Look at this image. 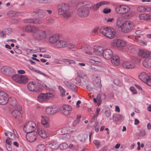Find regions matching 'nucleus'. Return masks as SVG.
Returning a JSON list of instances; mask_svg holds the SVG:
<instances>
[{
	"mask_svg": "<svg viewBox=\"0 0 151 151\" xmlns=\"http://www.w3.org/2000/svg\"><path fill=\"white\" fill-rule=\"evenodd\" d=\"M70 6L65 3H61L57 6L58 10V14L59 15H63L65 18H68L71 16V13L69 10Z\"/></svg>",
	"mask_w": 151,
	"mask_h": 151,
	"instance_id": "obj_1",
	"label": "nucleus"
},
{
	"mask_svg": "<svg viewBox=\"0 0 151 151\" xmlns=\"http://www.w3.org/2000/svg\"><path fill=\"white\" fill-rule=\"evenodd\" d=\"M99 32L104 36L110 39L113 38L116 34L114 29L106 26L101 27L99 29Z\"/></svg>",
	"mask_w": 151,
	"mask_h": 151,
	"instance_id": "obj_2",
	"label": "nucleus"
},
{
	"mask_svg": "<svg viewBox=\"0 0 151 151\" xmlns=\"http://www.w3.org/2000/svg\"><path fill=\"white\" fill-rule=\"evenodd\" d=\"M36 127V123L34 122L30 121L27 122L23 127V129L26 133H27L33 132Z\"/></svg>",
	"mask_w": 151,
	"mask_h": 151,
	"instance_id": "obj_3",
	"label": "nucleus"
},
{
	"mask_svg": "<svg viewBox=\"0 0 151 151\" xmlns=\"http://www.w3.org/2000/svg\"><path fill=\"white\" fill-rule=\"evenodd\" d=\"M12 78L16 82L21 84H26L28 80V79L27 76L19 74L13 75Z\"/></svg>",
	"mask_w": 151,
	"mask_h": 151,
	"instance_id": "obj_4",
	"label": "nucleus"
},
{
	"mask_svg": "<svg viewBox=\"0 0 151 151\" xmlns=\"http://www.w3.org/2000/svg\"><path fill=\"white\" fill-rule=\"evenodd\" d=\"M134 27L133 22L130 21H125L121 27L122 31L125 33H129L132 31Z\"/></svg>",
	"mask_w": 151,
	"mask_h": 151,
	"instance_id": "obj_5",
	"label": "nucleus"
},
{
	"mask_svg": "<svg viewBox=\"0 0 151 151\" xmlns=\"http://www.w3.org/2000/svg\"><path fill=\"white\" fill-rule=\"evenodd\" d=\"M78 16L81 17H87L90 13L89 9L85 6H81L78 8L77 11Z\"/></svg>",
	"mask_w": 151,
	"mask_h": 151,
	"instance_id": "obj_6",
	"label": "nucleus"
},
{
	"mask_svg": "<svg viewBox=\"0 0 151 151\" xmlns=\"http://www.w3.org/2000/svg\"><path fill=\"white\" fill-rule=\"evenodd\" d=\"M111 45L114 47H117L119 49H122L126 45L125 41L121 39H115L111 42Z\"/></svg>",
	"mask_w": 151,
	"mask_h": 151,
	"instance_id": "obj_7",
	"label": "nucleus"
},
{
	"mask_svg": "<svg viewBox=\"0 0 151 151\" xmlns=\"http://www.w3.org/2000/svg\"><path fill=\"white\" fill-rule=\"evenodd\" d=\"M130 10V8L129 6L124 5L117 6L115 8L116 12L119 14L127 13Z\"/></svg>",
	"mask_w": 151,
	"mask_h": 151,
	"instance_id": "obj_8",
	"label": "nucleus"
},
{
	"mask_svg": "<svg viewBox=\"0 0 151 151\" xmlns=\"http://www.w3.org/2000/svg\"><path fill=\"white\" fill-rule=\"evenodd\" d=\"M27 88L30 91L36 92L42 91L44 88L49 89L47 86H27Z\"/></svg>",
	"mask_w": 151,
	"mask_h": 151,
	"instance_id": "obj_9",
	"label": "nucleus"
},
{
	"mask_svg": "<svg viewBox=\"0 0 151 151\" xmlns=\"http://www.w3.org/2000/svg\"><path fill=\"white\" fill-rule=\"evenodd\" d=\"M139 77L142 81L147 85H150V80L151 79V76H148L145 73L143 72L139 75Z\"/></svg>",
	"mask_w": 151,
	"mask_h": 151,
	"instance_id": "obj_10",
	"label": "nucleus"
},
{
	"mask_svg": "<svg viewBox=\"0 0 151 151\" xmlns=\"http://www.w3.org/2000/svg\"><path fill=\"white\" fill-rule=\"evenodd\" d=\"M8 96L5 92L0 91V104L5 105L8 102Z\"/></svg>",
	"mask_w": 151,
	"mask_h": 151,
	"instance_id": "obj_11",
	"label": "nucleus"
},
{
	"mask_svg": "<svg viewBox=\"0 0 151 151\" xmlns=\"http://www.w3.org/2000/svg\"><path fill=\"white\" fill-rule=\"evenodd\" d=\"M37 29L35 33H34V36L36 39L41 40L42 38L46 37V34L45 31L40 29L37 27H36Z\"/></svg>",
	"mask_w": 151,
	"mask_h": 151,
	"instance_id": "obj_12",
	"label": "nucleus"
},
{
	"mask_svg": "<svg viewBox=\"0 0 151 151\" xmlns=\"http://www.w3.org/2000/svg\"><path fill=\"white\" fill-rule=\"evenodd\" d=\"M72 110V107L70 106L65 104L62 106L61 109V111L63 114L68 116Z\"/></svg>",
	"mask_w": 151,
	"mask_h": 151,
	"instance_id": "obj_13",
	"label": "nucleus"
},
{
	"mask_svg": "<svg viewBox=\"0 0 151 151\" xmlns=\"http://www.w3.org/2000/svg\"><path fill=\"white\" fill-rule=\"evenodd\" d=\"M22 109V107L20 105L17 106L15 109L12 113L13 116L16 118H19L21 117L22 114L20 112Z\"/></svg>",
	"mask_w": 151,
	"mask_h": 151,
	"instance_id": "obj_14",
	"label": "nucleus"
},
{
	"mask_svg": "<svg viewBox=\"0 0 151 151\" xmlns=\"http://www.w3.org/2000/svg\"><path fill=\"white\" fill-rule=\"evenodd\" d=\"M26 135L27 139L29 142H32L35 140L37 137V133L36 132L29 133Z\"/></svg>",
	"mask_w": 151,
	"mask_h": 151,
	"instance_id": "obj_15",
	"label": "nucleus"
},
{
	"mask_svg": "<svg viewBox=\"0 0 151 151\" xmlns=\"http://www.w3.org/2000/svg\"><path fill=\"white\" fill-rule=\"evenodd\" d=\"M41 123L44 127H49L50 120L49 118L46 116L43 115L41 116Z\"/></svg>",
	"mask_w": 151,
	"mask_h": 151,
	"instance_id": "obj_16",
	"label": "nucleus"
},
{
	"mask_svg": "<svg viewBox=\"0 0 151 151\" xmlns=\"http://www.w3.org/2000/svg\"><path fill=\"white\" fill-rule=\"evenodd\" d=\"M123 66L127 69H132L136 67L134 63L132 61H127L124 62L122 64Z\"/></svg>",
	"mask_w": 151,
	"mask_h": 151,
	"instance_id": "obj_17",
	"label": "nucleus"
},
{
	"mask_svg": "<svg viewBox=\"0 0 151 151\" xmlns=\"http://www.w3.org/2000/svg\"><path fill=\"white\" fill-rule=\"evenodd\" d=\"M58 111V109L55 107H48L45 109V113L46 114L50 115H53Z\"/></svg>",
	"mask_w": 151,
	"mask_h": 151,
	"instance_id": "obj_18",
	"label": "nucleus"
},
{
	"mask_svg": "<svg viewBox=\"0 0 151 151\" xmlns=\"http://www.w3.org/2000/svg\"><path fill=\"white\" fill-rule=\"evenodd\" d=\"M103 55L104 58L106 59H110L113 55V52L110 49H106L103 50Z\"/></svg>",
	"mask_w": 151,
	"mask_h": 151,
	"instance_id": "obj_19",
	"label": "nucleus"
},
{
	"mask_svg": "<svg viewBox=\"0 0 151 151\" xmlns=\"http://www.w3.org/2000/svg\"><path fill=\"white\" fill-rule=\"evenodd\" d=\"M2 73L6 75H9L13 73V69L9 66H5L3 67L1 69Z\"/></svg>",
	"mask_w": 151,
	"mask_h": 151,
	"instance_id": "obj_20",
	"label": "nucleus"
},
{
	"mask_svg": "<svg viewBox=\"0 0 151 151\" xmlns=\"http://www.w3.org/2000/svg\"><path fill=\"white\" fill-rule=\"evenodd\" d=\"M38 132L40 136L43 138H46L49 136L48 131L43 129H39Z\"/></svg>",
	"mask_w": 151,
	"mask_h": 151,
	"instance_id": "obj_21",
	"label": "nucleus"
},
{
	"mask_svg": "<svg viewBox=\"0 0 151 151\" xmlns=\"http://www.w3.org/2000/svg\"><path fill=\"white\" fill-rule=\"evenodd\" d=\"M36 27L35 26H27L23 28V31L28 32L35 33L36 31Z\"/></svg>",
	"mask_w": 151,
	"mask_h": 151,
	"instance_id": "obj_22",
	"label": "nucleus"
},
{
	"mask_svg": "<svg viewBox=\"0 0 151 151\" xmlns=\"http://www.w3.org/2000/svg\"><path fill=\"white\" fill-rule=\"evenodd\" d=\"M67 45V42L62 40H58L56 43L54 45V46L58 48L64 47Z\"/></svg>",
	"mask_w": 151,
	"mask_h": 151,
	"instance_id": "obj_23",
	"label": "nucleus"
},
{
	"mask_svg": "<svg viewBox=\"0 0 151 151\" xmlns=\"http://www.w3.org/2000/svg\"><path fill=\"white\" fill-rule=\"evenodd\" d=\"M93 51V52L95 54L100 55L103 54V50L102 47L98 46L95 47L94 46Z\"/></svg>",
	"mask_w": 151,
	"mask_h": 151,
	"instance_id": "obj_24",
	"label": "nucleus"
},
{
	"mask_svg": "<svg viewBox=\"0 0 151 151\" xmlns=\"http://www.w3.org/2000/svg\"><path fill=\"white\" fill-rule=\"evenodd\" d=\"M59 36L58 35H54L49 38V41L50 43L55 44L59 40Z\"/></svg>",
	"mask_w": 151,
	"mask_h": 151,
	"instance_id": "obj_25",
	"label": "nucleus"
},
{
	"mask_svg": "<svg viewBox=\"0 0 151 151\" xmlns=\"http://www.w3.org/2000/svg\"><path fill=\"white\" fill-rule=\"evenodd\" d=\"M111 60L112 63L114 65H118L120 63L119 58L117 55L113 56Z\"/></svg>",
	"mask_w": 151,
	"mask_h": 151,
	"instance_id": "obj_26",
	"label": "nucleus"
},
{
	"mask_svg": "<svg viewBox=\"0 0 151 151\" xmlns=\"http://www.w3.org/2000/svg\"><path fill=\"white\" fill-rule=\"evenodd\" d=\"M37 100L40 102H43L47 101L45 93H40L37 97Z\"/></svg>",
	"mask_w": 151,
	"mask_h": 151,
	"instance_id": "obj_27",
	"label": "nucleus"
},
{
	"mask_svg": "<svg viewBox=\"0 0 151 151\" xmlns=\"http://www.w3.org/2000/svg\"><path fill=\"white\" fill-rule=\"evenodd\" d=\"M148 51L143 49H140L138 55L142 58H144L148 57Z\"/></svg>",
	"mask_w": 151,
	"mask_h": 151,
	"instance_id": "obj_28",
	"label": "nucleus"
},
{
	"mask_svg": "<svg viewBox=\"0 0 151 151\" xmlns=\"http://www.w3.org/2000/svg\"><path fill=\"white\" fill-rule=\"evenodd\" d=\"M142 64L144 67L146 68L151 67V58L145 59L142 61Z\"/></svg>",
	"mask_w": 151,
	"mask_h": 151,
	"instance_id": "obj_29",
	"label": "nucleus"
},
{
	"mask_svg": "<svg viewBox=\"0 0 151 151\" xmlns=\"http://www.w3.org/2000/svg\"><path fill=\"white\" fill-rule=\"evenodd\" d=\"M33 12L35 13L36 14H38V17L41 18L44 17L45 15V11L42 9H37Z\"/></svg>",
	"mask_w": 151,
	"mask_h": 151,
	"instance_id": "obj_30",
	"label": "nucleus"
},
{
	"mask_svg": "<svg viewBox=\"0 0 151 151\" xmlns=\"http://www.w3.org/2000/svg\"><path fill=\"white\" fill-rule=\"evenodd\" d=\"M93 82L95 85H101L100 78L97 75H94Z\"/></svg>",
	"mask_w": 151,
	"mask_h": 151,
	"instance_id": "obj_31",
	"label": "nucleus"
},
{
	"mask_svg": "<svg viewBox=\"0 0 151 151\" xmlns=\"http://www.w3.org/2000/svg\"><path fill=\"white\" fill-rule=\"evenodd\" d=\"M78 139L80 142H84L87 138V136L84 134H80L78 136Z\"/></svg>",
	"mask_w": 151,
	"mask_h": 151,
	"instance_id": "obj_32",
	"label": "nucleus"
},
{
	"mask_svg": "<svg viewBox=\"0 0 151 151\" xmlns=\"http://www.w3.org/2000/svg\"><path fill=\"white\" fill-rule=\"evenodd\" d=\"M84 48L86 53L90 55L93 54V48L91 46L89 45H86L84 47Z\"/></svg>",
	"mask_w": 151,
	"mask_h": 151,
	"instance_id": "obj_33",
	"label": "nucleus"
},
{
	"mask_svg": "<svg viewBox=\"0 0 151 151\" xmlns=\"http://www.w3.org/2000/svg\"><path fill=\"white\" fill-rule=\"evenodd\" d=\"M83 6H85L88 9L91 8L92 7V4L90 1H84L82 2Z\"/></svg>",
	"mask_w": 151,
	"mask_h": 151,
	"instance_id": "obj_34",
	"label": "nucleus"
},
{
	"mask_svg": "<svg viewBox=\"0 0 151 151\" xmlns=\"http://www.w3.org/2000/svg\"><path fill=\"white\" fill-rule=\"evenodd\" d=\"M91 67L92 70L95 71H101L102 70V67L97 65L92 64L91 65Z\"/></svg>",
	"mask_w": 151,
	"mask_h": 151,
	"instance_id": "obj_35",
	"label": "nucleus"
},
{
	"mask_svg": "<svg viewBox=\"0 0 151 151\" xmlns=\"http://www.w3.org/2000/svg\"><path fill=\"white\" fill-rule=\"evenodd\" d=\"M10 104L12 106H16L17 104V101L16 99L14 97L11 98L9 100Z\"/></svg>",
	"mask_w": 151,
	"mask_h": 151,
	"instance_id": "obj_36",
	"label": "nucleus"
},
{
	"mask_svg": "<svg viewBox=\"0 0 151 151\" xmlns=\"http://www.w3.org/2000/svg\"><path fill=\"white\" fill-rule=\"evenodd\" d=\"M46 147L44 144H39L36 147V151H46Z\"/></svg>",
	"mask_w": 151,
	"mask_h": 151,
	"instance_id": "obj_37",
	"label": "nucleus"
},
{
	"mask_svg": "<svg viewBox=\"0 0 151 151\" xmlns=\"http://www.w3.org/2000/svg\"><path fill=\"white\" fill-rule=\"evenodd\" d=\"M124 23V19L123 18L119 17L117 19L116 21V24L120 27L121 28L123 24V23Z\"/></svg>",
	"mask_w": 151,
	"mask_h": 151,
	"instance_id": "obj_38",
	"label": "nucleus"
},
{
	"mask_svg": "<svg viewBox=\"0 0 151 151\" xmlns=\"http://www.w3.org/2000/svg\"><path fill=\"white\" fill-rule=\"evenodd\" d=\"M93 101L94 102L97 103L98 106H99L101 104L102 101L101 99L99 94L97 95L96 99H93Z\"/></svg>",
	"mask_w": 151,
	"mask_h": 151,
	"instance_id": "obj_39",
	"label": "nucleus"
},
{
	"mask_svg": "<svg viewBox=\"0 0 151 151\" xmlns=\"http://www.w3.org/2000/svg\"><path fill=\"white\" fill-rule=\"evenodd\" d=\"M78 74L79 77L87 80L88 78L87 76L85 73L83 71H79L77 72Z\"/></svg>",
	"mask_w": 151,
	"mask_h": 151,
	"instance_id": "obj_40",
	"label": "nucleus"
},
{
	"mask_svg": "<svg viewBox=\"0 0 151 151\" xmlns=\"http://www.w3.org/2000/svg\"><path fill=\"white\" fill-rule=\"evenodd\" d=\"M58 88L60 93V96L62 97L64 96L65 95L66 90L60 86H58Z\"/></svg>",
	"mask_w": 151,
	"mask_h": 151,
	"instance_id": "obj_41",
	"label": "nucleus"
},
{
	"mask_svg": "<svg viewBox=\"0 0 151 151\" xmlns=\"http://www.w3.org/2000/svg\"><path fill=\"white\" fill-rule=\"evenodd\" d=\"M50 147L53 149H56L59 147V145L56 142H54L50 144Z\"/></svg>",
	"mask_w": 151,
	"mask_h": 151,
	"instance_id": "obj_42",
	"label": "nucleus"
},
{
	"mask_svg": "<svg viewBox=\"0 0 151 151\" xmlns=\"http://www.w3.org/2000/svg\"><path fill=\"white\" fill-rule=\"evenodd\" d=\"M17 12L15 11L11 10L9 11L7 15L10 17H13L17 15Z\"/></svg>",
	"mask_w": 151,
	"mask_h": 151,
	"instance_id": "obj_43",
	"label": "nucleus"
},
{
	"mask_svg": "<svg viewBox=\"0 0 151 151\" xmlns=\"http://www.w3.org/2000/svg\"><path fill=\"white\" fill-rule=\"evenodd\" d=\"M148 14L145 13H143L140 14L139 16V19L141 20H145L147 21Z\"/></svg>",
	"mask_w": 151,
	"mask_h": 151,
	"instance_id": "obj_44",
	"label": "nucleus"
},
{
	"mask_svg": "<svg viewBox=\"0 0 151 151\" xmlns=\"http://www.w3.org/2000/svg\"><path fill=\"white\" fill-rule=\"evenodd\" d=\"M32 24H40L42 23V21L41 19L38 18H33Z\"/></svg>",
	"mask_w": 151,
	"mask_h": 151,
	"instance_id": "obj_45",
	"label": "nucleus"
},
{
	"mask_svg": "<svg viewBox=\"0 0 151 151\" xmlns=\"http://www.w3.org/2000/svg\"><path fill=\"white\" fill-rule=\"evenodd\" d=\"M45 93L47 101L48 100L50 99L54 98L55 96L54 94L50 92H48Z\"/></svg>",
	"mask_w": 151,
	"mask_h": 151,
	"instance_id": "obj_46",
	"label": "nucleus"
},
{
	"mask_svg": "<svg viewBox=\"0 0 151 151\" xmlns=\"http://www.w3.org/2000/svg\"><path fill=\"white\" fill-rule=\"evenodd\" d=\"M114 117L115 118V119H114V121L115 122L120 120H122L123 118V116L119 114H117Z\"/></svg>",
	"mask_w": 151,
	"mask_h": 151,
	"instance_id": "obj_47",
	"label": "nucleus"
},
{
	"mask_svg": "<svg viewBox=\"0 0 151 151\" xmlns=\"http://www.w3.org/2000/svg\"><path fill=\"white\" fill-rule=\"evenodd\" d=\"M71 135L70 134L68 133L65 134H62L61 136L63 139L66 140L69 139Z\"/></svg>",
	"mask_w": 151,
	"mask_h": 151,
	"instance_id": "obj_48",
	"label": "nucleus"
},
{
	"mask_svg": "<svg viewBox=\"0 0 151 151\" xmlns=\"http://www.w3.org/2000/svg\"><path fill=\"white\" fill-rule=\"evenodd\" d=\"M100 111V108L98 107L96 109V111L95 114L94 115L92 119H97L98 116L99 112Z\"/></svg>",
	"mask_w": 151,
	"mask_h": 151,
	"instance_id": "obj_49",
	"label": "nucleus"
},
{
	"mask_svg": "<svg viewBox=\"0 0 151 151\" xmlns=\"http://www.w3.org/2000/svg\"><path fill=\"white\" fill-rule=\"evenodd\" d=\"M68 147L67 144L66 143H63L60 145L59 147L61 149H65Z\"/></svg>",
	"mask_w": 151,
	"mask_h": 151,
	"instance_id": "obj_50",
	"label": "nucleus"
},
{
	"mask_svg": "<svg viewBox=\"0 0 151 151\" xmlns=\"http://www.w3.org/2000/svg\"><path fill=\"white\" fill-rule=\"evenodd\" d=\"M3 32L5 33L6 35H9L12 32V29L10 28L3 29Z\"/></svg>",
	"mask_w": 151,
	"mask_h": 151,
	"instance_id": "obj_51",
	"label": "nucleus"
},
{
	"mask_svg": "<svg viewBox=\"0 0 151 151\" xmlns=\"http://www.w3.org/2000/svg\"><path fill=\"white\" fill-rule=\"evenodd\" d=\"M145 6H139L137 8V10L139 12H144L145 11Z\"/></svg>",
	"mask_w": 151,
	"mask_h": 151,
	"instance_id": "obj_52",
	"label": "nucleus"
},
{
	"mask_svg": "<svg viewBox=\"0 0 151 151\" xmlns=\"http://www.w3.org/2000/svg\"><path fill=\"white\" fill-rule=\"evenodd\" d=\"M113 83L116 85H120L122 84L120 80L118 78L115 79L113 81Z\"/></svg>",
	"mask_w": 151,
	"mask_h": 151,
	"instance_id": "obj_53",
	"label": "nucleus"
},
{
	"mask_svg": "<svg viewBox=\"0 0 151 151\" xmlns=\"http://www.w3.org/2000/svg\"><path fill=\"white\" fill-rule=\"evenodd\" d=\"M100 6V5L99 3L94 4L93 6H92L93 10L95 11L99 9Z\"/></svg>",
	"mask_w": 151,
	"mask_h": 151,
	"instance_id": "obj_54",
	"label": "nucleus"
},
{
	"mask_svg": "<svg viewBox=\"0 0 151 151\" xmlns=\"http://www.w3.org/2000/svg\"><path fill=\"white\" fill-rule=\"evenodd\" d=\"M63 61L64 62H68L70 65L72 64H74L75 63V62L73 60L67 59H64Z\"/></svg>",
	"mask_w": 151,
	"mask_h": 151,
	"instance_id": "obj_55",
	"label": "nucleus"
},
{
	"mask_svg": "<svg viewBox=\"0 0 151 151\" xmlns=\"http://www.w3.org/2000/svg\"><path fill=\"white\" fill-rule=\"evenodd\" d=\"M104 113L105 116L107 118L110 117L111 114V111L110 109L105 111Z\"/></svg>",
	"mask_w": 151,
	"mask_h": 151,
	"instance_id": "obj_56",
	"label": "nucleus"
},
{
	"mask_svg": "<svg viewBox=\"0 0 151 151\" xmlns=\"http://www.w3.org/2000/svg\"><path fill=\"white\" fill-rule=\"evenodd\" d=\"M32 20L33 18L26 19H24L23 21L24 23H28L32 24L33 21Z\"/></svg>",
	"mask_w": 151,
	"mask_h": 151,
	"instance_id": "obj_57",
	"label": "nucleus"
},
{
	"mask_svg": "<svg viewBox=\"0 0 151 151\" xmlns=\"http://www.w3.org/2000/svg\"><path fill=\"white\" fill-rule=\"evenodd\" d=\"M99 128L100 126L99 123L96 122L95 123V130L96 132H98Z\"/></svg>",
	"mask_w": 151,
	"mask_h": 151,
	"instance_id": "obj_58",
	"label": "nucleus"
},
{
	"mask_svg": "<svg viewBox=\"0 0 151 151\" xmlns=\"http://www.w3.org/2000/svg\"><path fill=\"white\" fill-rule=\"evenodd\" d=\"M111 9L107 8H106L104 9L103 10V12L105 14H107L110 13L111 12Z\"/></svg>",
	"mask_w": 151,
	"mask_h": 151,
	"instance_id": "obj_59",
	"label": "nucleus"
},
{
	"mask_svg": "<svg viewBox=\"0 0 151 151\" xmlns=\"http://www.w3.org/2000/svg\"><path fill=\"white\" fill-rule=\"evenodd\" d=\"M68 129L67 128H63L61 130V132L62 133V134H65L67 133Z\"/></svg>",
	"mask_w": 151,
	"mask_h": 151,
	"instance_id": "obj_60",
	"label": "nucleus"
},
{
	"mask_svg": "<svg viewBox=\"0 0 151 151\" xmlns=\"http://www.w3.org/2000/svg\"><path fill=\"white\" fill-rule=\"evenodd\" d=\"M6 145H11L12 142L11 139L9 137H8L6 140Z\"/></svg>",
	"mask_w": 151,
	"mask_h": 151,
	"instance_id": "obj_61",
	"label": "nucleus"
},
{
	"mask_svg": "<svg viewBox=\"0 0 151 151\" xmlns=\"http://www.w3.org/2000/svg\"><path fill=\"white\" fill-rule=\"evenodd\" d=\"M86 89L89 91L93 90L94 89V86H86Z\"/></svg>",
	"mask_w": 151,
	"mask_h": 151,
	"instance_id": "obj_62",
	"label": "nucleus"
},
{
	"mask_svg": "<svg viewBox=\"0 0 151 151\" xmlns=\"http://www.w3.org/2000/svg\"><path fill=\"white\" fill-rule=\"evenodd\" d=\"M130 89L131 92H132L133 94H136L137 93V91L135 88L133 86H131Z\"/></svg>",
	"mask_w": 151,
	"mask_h": 151,
	"instance_id": "obj_63",
	"label": "nucleus"
},
{
	"mask_svg": "<svg viewBox=\"0 0 151 151\" xmlns=\"http://www.w3.org/2000/svg\"><path fill=\"white\" fill-rule=\"evenodd\" d=\"M139 43L140 45L143 46H146L147 44L146 42L142 40L139 41Z\"/></svg>",
	"mask_w": 151,
	"mask_h": 151,
	"instance_id": "obj_64",
	"label": "nucleus"
}]
</instances>
